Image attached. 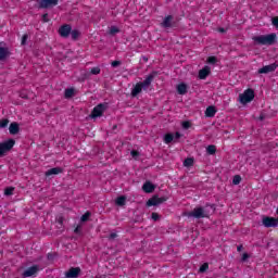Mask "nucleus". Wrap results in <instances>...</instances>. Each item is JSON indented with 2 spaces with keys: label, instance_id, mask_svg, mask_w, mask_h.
<instances>
[{
  "label": "nucleus",
  "instance_id": "nucleus-40",
  "mask_svg": "<svg viewBox=\"0 0 278 278\" xmlns=\"http://www.w3.org/2000/svg\"><path fill=\"white\" fill-rule=\"evenodd\" d=\"M121 64H122L121 61H113V62L111 63V66H112L113 68H116L117 66H121Z\"/></svg>",
  "mask_w": 278,
  "mask_h": 278
},
{
  "label": "nucleus",
  "instance_id": "nucleus-25",
  "mask_svg": "<svg viewBox=\"0 0 278 278\" xmlns=\"http://www.w3.org/2000/svg\"><path fill=\"white\" fill-rule=\"evenodd\" d=\"M206 153L208 155H216V146H214V144L207 146Z\"/></svg>",
  "mask_w": 278,
  "mask_h": 278
},
{
  "label": "nucleus",
  "instance_id": "nucleus-20",
  "mask_svg": "<svg viewBox=\"0 0 278 278\" xmlns=\"http://www.w3.org/2000/svg\"><path fill=\"white\" fill-rule=\"evenodd\" d=\"M10 58V49L5 47H0V62H3V60H8Z\"/></svg>",
  "mask_w": 278,
  "mask_h": 278
},
{
  "label": "nucleus",
  "instance_id": "nucleus-30",
  "mask_svg": "<svg viewBox=\"0 0 278 278\" xmlns=\"http://www.w3.org/2000/svg\"><path fill=\"white\" fill-rule=\"evenodd\" d=\"M240 181H242V177L240 175H235L232 178L233 186H239Z\"/></svg>",
  "mask_w": 278,
  "mask_h": 278
},
{
  "label": "nucleus",
  "instance_id": "nucleus-34",
  "mask_svg": "<svg viewBox=\"0 0 278 278\" xmlns=\"http://www.w3.org/2000/svg\"><path fill=\"white\" fill-rule=\"evenodd\" d=\"M91 75H100L101 74V67H92L90 71Z\"/></svg>",
  "mask_w": 278,
  "mask_h": 278
},
{
  "label": "nucleus",
  "instance_id": "nucleus-42",
  "mask_svg": "<svg viewBox=\"0 0 278 278\" xmlns=\"http://www.w3.org/2000/svg\"><path fill=\"white\" fill-rule=\"evenodd\" d=\"M115 238H118V233H116V232H112V233L109 236V240H114Z\"/></svg>",
  "mask_w": 278,
  "mask_h": 278
},
{
  "label": "nucleus",
  "instance_id": "nucleus-16",
  "mask_svg": "<svg viewBox=\"0 0 278 278\" xmlns=\"http://www.w3.org/2000/svg\"><path fill=\"white\" fill-rule=\"evenodd\" d=\"M62 173H64V168H62V167H53V168L48 169L45 173V175H46V177H51V175H60Z\"/></svg>",
  "mask_w": 278,
  "mask_h": 278
},
{
  "label": "nucleus",
  "instance_id": "nucleus-8",
  "mask_svg": "<svg viewBox=\"0 0 278 278\" xmlns=\"http://www.w3.org/2000/svg\"><path fill=\"white\" fill-rule=\"evenodd\" d=\"M168 201L167 197H159V195H153L147 201V207H154L156 205H162V203H166Z\"/></svg>",
  "mask_w": 278,
  "mask_h": 278
},
{
  "label": "nucleus",
  "instance_id": "nucleus-22",
  "mask_svg": "<svg viewBox=\"0 0 278 278\" xmlns=\"http://www.w3.org/2000/svg\"><path fill=\"white\" fill-rule=\"evenodd\" d=\"M64 97L65 99H73V97H75V89L73 88L65 89Z\"/></svg>",
  "mask_w": 278,
  "mask_h": 278
},
{
  "label": "nucleus",
  "instance_id": "nucleus-48",
  "mask_svg": "<svg viewBox=\"0 0 278 278\" xmlns=\"http://www.w3.org/2000/svg\"><path fill=\"white\" fill-rule=\"evenodd\" d=\"M83 77H84V79H88V77H90V74L85 73V74L83 75Z\"/></svg>",
  "mask_w": 278,
  "mask_h": 278
},
{
  "label": "nucleus",
  "instance_id": "nucleus-33",
  "mask_svg": "<svg viewBox=\"0 0 278 278\" xmlns=\"http://www.w3.org/2000/svg\"><path fill=\"white\" fill-rule=\"evenodd\" d=\"M208 268H210V264L203 263V264L200 266L199 273H205Z\"/></svg>",
  "mask_w": 278,
  "mask_h": 278
},
{
  "label": "nucleus",
  "instance_id": "nucleus-2",
  "mask_svg": "<svg viewBox=\"0 0 278 278\" xmlns=\"http://www.w3.org/2000/svg\"><path fill=\"white\" fill-rule=\"evenodd\" d=\"M208 206L210 204H206V206L194 207L191 212L187 213L188 218H197L198 220L201 218H210Z\"/></svg>",
  "mask_w": 278,
  "mask_h": 278
},
{
  "label": "nucleus",
  "instance_id": "nucleus-17",
  "mask_svg": "<svg viewBox=\"0 0 278 278\" xmlns=\"http://www.w3.org/2000/svg\"><path fill=\"white\" fill-rule=\"evenodd\" d=\"M9 131L12 136H16V134H18V131H21V126L18 125V123L13 122L9 126Z\"/></svg>",
  "mask_w": 278,
  "mask_h": 278
},
{
  "label": "nucleus",
  "instance_id": "nucleus-14",
  "mask_svg": "<svg viewBox=\"0 0 278 278\" xmlns=\"http://www.w3.org/2000/svg\"><path fill=\"white\" fill-rule=\"evenodd\" d=\"M81 274V268L79 267H71L66 273V278H77Z\"/></svg>",
  "mask_w": 278,
  "mask_h": 278
},
{
  "label": "nucleus",
  "instance_id": "nucleus-18",
  "mask_svg": "<svg viewBox=\"0 0 278 278\" xmlns=\"http://www.w3.org/2000/svg\"><path fill=\"white\" fill-rule=\"evenodd\" d=\"M216 106H207L206 110H205V116L206 118H214L216 116Z\"/></svg>",
  "mask_w": 278,
  "mask_h": 278
},
{
  "label": "nucleus",
  "instance_id": "nucleus-7",
  "mask_svg": "<svg viewBox=\"0 0 278 278\" xmlns=\"http://www.w3.org/2000/svg\"><path fill=\"white\" fill-rule=\"evenodd\" d=\"M253 99H255V91H253V89H247L239 96L240 103L243 104L251 103Z\"/></svg>",
  "mask_w": 278,
  "mask_h": 278
},
{
  "label": "nucleus",
  "instance_id": "nucleus-23",
  "mask_svg": "<svg viewBox=\"0 0 278 278\" xmlns=\"http://www.w3.org/2000/svg\"><path fill=\"white\" fill-rule=\"evenodd\" d=\"M173 140H175V135L168 132L164 136V142L165 144H170V142H173Z\"/></svg>",
  "mask_w": 278,
  "mask_h": 278
},
{
  "label": "nucleus",
  "instance_id": "nucleus-45",
  "mask_svg": "<svg viewBox=\"0 0 278 278\" xmlns=\"http://www.w3.org/2000/svg\"><path fill=\"white\" fill-rule=\"evenodd\" d=\"M74 233H81V226H77V227L74 229Z\"/></svg>",
  "mask_w": 278,
  "mask_h": 278
},
{
  "label": "nucleus",
  "instance_id": "nucleus-13",
  "mask_svg": "<svg viewBox=\"0 0 278 278\" xmlns=\"http://www.w3.org/2000/svg\"><path fill=\"white\" fill-rule=\"evenodd\" d=\"M263 225L264 227H267V228L278 227V218L266 216L263 218Z\"/></svg>",
  "mask_w": 278,
  "mask_h": 278
},
{
  "label": "nucleus",
  "instance_id": "nucleus-12",
  "mask_svg": "<svg viewBox=\"0 0 278 278\" xmlns=\"http://www.w3.org/2000/svg\"><path fill=\"white\" fill-rule=\"evenodd\" d=\"M73 27L71 26V24H64L59 28V34L61 36V38H68V36H71V31H72Z\"/></svg>",
  "mask_w": 278,
  "mask_h": 278
},
{
  "label": "nucleus",
  "instance_id": "nucleus-15",
  "mask_svg": "<svg viewBox=\"0 0 278 278\" xmlns=\"http://www.w3.org/2000/svg\"><path fill=\"white\" fill-rule=\"evenodd\" d=\"M210 73H212V68L210 66H204L202 70L199 71V79H207L210 76Z\"/></svg>",
  "mask_w": 278,
  "mask_h": 278
},
{
  "label": "nucleus",
  "instance_id": "nucleus-44",
  "mask_svg": "<svg viewBox=\"0 0 278 278\" xmlns=\"http://www.w3.org/2000/svg\"><path fill=\"white\" fill-rule=\"evenodd\" d=\"M179 138H181V132L176 131L175 135H174V139L179 140Z\"/></svg>",
  "mask_w": 278,
  "mask_h": 278
},
{
  "label": "nucleus",
  "instance_id": "nucleus-43",
  "mask_svg": "<svg viewBox=\"0 0 278 278\" xmlns=\"http://www.w3.org/2000/svg\"><path fill=\"white\" fill-rule=\"evenodd\" d=\"M271 23H273L274 27L278 28V17H273Z\"/></svg>",
  "mask_w": 278,
  "mask_h": 278
},
{
  "label": "nucleus",
  "instance_id": "nucleus-10",
  "mask_svg": "<svg viewBox=\"0 0 278 278\" xmlns=\"http://www.w3.org/2000/svg\"><path fill=\"white\" fill-rule=\"evenodd\" d=\"M38 273H40V266H38V265H33V266L26 268V269L23 271L22 277H23V278L36 277V275H38Z\"/></svg>",
  "mask_w": 278,
  "mask_h": 278
},
{
  "label": "nucleus",
  "instance_id": "nucleus-28",
  "mask_svg": "<svg viewBox=\"0 0 278 278\" xmlns=\"http://www.w3.org/2000/svg\"><path fill=\"white\" fill-rule=\"evenodd\" d=\"M184 166H187V167H189V166H194V159H192V157L186 159V160L184 161Z\"/></svg>",
  "mask_w": 278,
  "mask_h": 278
},
{
  "label": "nucleus",
  "instance_id": "nucleus-24",
  "mask_svg": "<svg viewBox=\"0 0 278 278\" xmlns=\"http://www.w3.org/2000/svg\"><path fill=\"white\" fill-rule=\"evenodd\" d=\"M127 201V198L125 195H122V197H118L116 200H115V203L116 205H118L119 207H123V205H125Z\"/></svg>",
  "mask_w": 278,
  "mask_h": 278
},
{
  "label": "nucleus",
  "instance_id": "nucleus-19",
  "mask_svg": "<svg viewBox=\"0 0 278 278\" xmlns=\"http://www.w3.org/2000/svg\"><path fill=\"white\" fill-rule=\"evenodd\" d=\"M143 192H147V194H151L153 190H155V186L151 181H146L142 186Z\"/></svg>",
  "mask_w": 278,
  "mask_h": 278
},
{
  "label": "nucleus",
  "instance_id": "nucleus-46",
  "mask_svg": "<svg viewBox=\"0 0 278 278\" xmlns=\"http://www.w3.org/2000/svg\"><path fill=\"white\" fill-rule=\"evenodd\" d=\"M247 260H249V254L248 253H243L242 261L247 262Z\"/></svg>",
  "mask_w": 278,
  "mask_h": 278
},
{
  "label": "nucleus",
  "instance_id": "nucleus-47",
  "mask_svg": "<svg viewBox=\"0 0 278 278\" xmlns=\"http://www.w3.org/2000/svg\"><path fill=\"white\" fill-rule=\"evenodd\" d=\"M219 34H225L227 30L224 27L218 28Z\"/></svg>",
  "mask_w": 278,
  "mask_h": 278
},
{
  "label": "nucleus",
  "instance_id": "nucleus-41",
  "mask_svg": "<svg viewBox=\"0 0 278 278\" xmlns=\"http://www.w3.org/2000/svg\"><path fill=\"white\" fill-rule=\"evenodd\" d=\"M130 155L131 157H138V155H140V152H138V150H131Z\"/></svg>",
  "mask_w": 278,
  "mask_h": 278
},
{
  "label": "nucleus",
  "instance_id": "nucleus-4",
  "mask_svg": "<svg viewBox=\"0 0 278 278\" xmlns=\"http://www.w3.org/2000/svg\"><path fill=\"white\" fill-rule=\"evenodd\" d=\"M14 144H16L14 139H8L7 141L0 142V157H5L11 149H14Z\"/></svg>",
  "mask_w": 278,
  "mask_h": 278
},
{
  "label": "nucleus",
  "instance_id": "nucleus-27",
  "mask_svg": "<svg viewBox=\"0 0 278 278\" xmlns=\"http://www.w3.org/2000/svg\"><path fill=\"white\" fill-rule=\"evenodd\" d=\"M70 35L72 36V40H77V38L80 36V33L77 29H73L71 30Z\"/></svg>",
  "mask_w": 278,
  "mask_h": 278
},
{
  "label": "nucleus",
  "instance_id": "nucleus-35",
  "mask_svg": "<svg viewBox=\"0 0 278 278\" xmlns=\"http://www.w3.org/2000/svg\"><path fill=\"white\" fill-rule=\"evenodd\" d=\"M28 38L29 36L27 34L22 36V41H21L22 47H25V45H27Z\"/></svg>",
  "mask_w": 278,
  "mask_h": 278
},
{
  "label": "nucleus",
  "instance_id": "nucleus-38",
  "mask_svg": "<svg viewBox=\"0 0 278 278\" xmlns=\"http://www.w3.org/2000/svg\"><path fill=\"white\" fill-rule=\"evenodd\" d=\"M41 21H42V23H49V21H51V20H49V13H45L41 16Z\"/></svg>",
  "mask_w": 278,
  "mask_h": 278
},
{
  "label": "nucleus",
  "instance_id": "nucleus-21",
  "mask_svg": "<svg viewBox=\"0 0 278 278\" xmlns=\"http://www.w3.org/2000/svg\"><path fill=\"white\" fill-rule=\"evenodd\" d=\"M178 94H188V85L186 83H181L177 86Z\"/></svg>",
  "mask_w": 278,
  "mask_h": 278
},
{
  "label": "nucleus",
  "instance_id": "nucleus-36",
  "mask_svg": "<svg viewBox=\"0 0 278 278\" xmlns=\"http://www.w3.org/2000/svg\"><path fill=\"white\" fill-rule=\"evenodd\" d=\"M182 129H190L192 127V124L188 121L182 122L181 124Z\"/></svg>",
  "mask_w": 278,
  "mask_h": 278
},
{
  "label": "nucleus",
  "instance_id": "nucleus-6",
  "mask_svg": "<svg viewBox=\"0 0 278 278\" xmlns=\"http://www.w3.org/2000/svg\"><path fill=\"white\" fill-rule=\"evenodd\" d=\"M60 3V0H37L38 10H51Z\"/></svg>",
  "mask_w": 278,
  "mask_h": 278
},
{
  "label": "nucleus",
  "instance_id": "nucleus-39",
  "mask_svg": "<svg viewBox=\"0 0 278 278\" xmlns=\"http://www.w3.org/2000/svg\"><path fill=\"white\" fill-rule=\"evenodd\" d=\"M151 218H152V220L157 222V220H160V214H157L156 212H153L151 214Z\"/></svg>",
  "mask_w": 278,
  "mask_h": 278
},
{
  "label": "nucleus",
  "instance_id": "nucleus-49",
  "mask_svg": "<svg viewBox=\"0 0 278 278\" xmlns=\"http://www.w3.org/2000/svg\"><path fill=\"white\" fill-rule=\"evenodd\" d=\"M242 249H243L242 244H240V245L237 247V251H238L239 253H240V251H242Z\"/></svg>",
  "mask_w": 278,
  "mask_h": 278
},
{
  "label": "nucleus",
  "instance_id": "nucleus-9",
  "mask_svg": "<svg viewBox=\"0 0 278 278\" xmlns=\"http://www.w3.org/2000/svg\"><path fill=\"white\" fill-rule=\"evenodd\" d=\"M105 110H108V103H100L96 105L91 112V118H101Z\"/></svg>",
  "mask_w": 278,
  "mask_h": 278
},
{
  "label": "nucleus",
  "instance_id": "nucleus-3",
  "mask_svg": "<svg viewBox=\"0 0 278 278\" xmlns=\"http://www.w3.org/2000/svg\"><path fill=\"white\" fill-rule=\"evenodd\" d=\"M252 40H254V42L257 45L273 46L275 42H277V34L271 33L269 35L255 36L252 38Z\"/></svg>",
  "mask_w": 278,
  "mask_h": 278
},
{
  "label": "nucleus",
  "instance_id": "nucleus-11",
  "mask_svg": "<svg viewBox=\"0 0 278 278\" xmlns=\"http://www.w3.org/2000/svg\"><path fill=\"white\" fill-rule=\"evenodd\" d=\"M277 71V64L273 63L258 68V75H268V73H275Z\"/></svg>",
  "mask_w": 278,
  "mask_h": 278
},
{
  "label": "nucleus",
  "instance_id": "nucleus-1",
  "mask_svg": "<svg viewBox=\"0 0 278 278\" xmlns=\"http://www.w3.org/2000/svg\"><path fill=\"white\" fill-rule=\"evenodd\" d=\"M155 75H157V72H152L143 81L137 83L131 89V97H138L142 90H149L151 84H153V79H155Z\"/></svg>",
  "mask_w": 278,
  "mask_h": 278
},
{
  "label": "nucleus",
  "instance_id": "nucleus-32",
  "mask_svg": "<svg viewBox=\"0 0 278 278\" xmlns=\"http://www.w3.org/2000/svg\"><path fill=\"white\" fill-rule=\"evenodd\" d=\"M90 219V212H86L84 215H81L80 217V222L81 223H88V220Z\"/></svg>",
  "mask_w": 278,
  "mask_h": 278
},
{
  "label": "nucleus",
  "instance_id": "nucleus-5",
  "mask_svg": "<svg viewBox=\"0 0 278 278\" xmlns=\"http://www.w3.org/2000/svg\"><path fill=\"white\" fill-rule=\"evenodd\" d=\"M161 27L163 29H175V27H178V23L175 21V16L166 15L161 23Z\"/></svg>",
  "mask_w": 278,
  "mask_h": 278
},
{
  "label": "nucleus",
  "instance_id": "nucleus-31",
  "mask_svg": "<svg viewBox=\"0 0 278 278\" xmlns=\"http://www.w3.org/2000/svg\"><path fill=\"white\" fill-rule=\"evenodd\" d=\"M5 197H12L14 194V187H8L4 189Z\"/></svg>",
  "mask_w": 278,
  "mask_h": 278
},
{
  "label": "nucleus",
  "instance_id": "nucleus-37",
  "mask_svg": "<svg viewBox=\"0 0 278 278\" xmlns=\"http://www.w3.org/2000/svg\"><path fill=\"white\" fill-rule=\"evenodd\" d=\"M218 62V59L216 56H208L207 58V63L208 64H216Z\"/></svg>",
  "mask_w": 278,
  "mask_h": 278
},
{
  "label": "nucleus",
  "instance_id": "nucleus-26",
  "mask_svg": "<svg viewBox=\"0 0 278 278\" xmlns=\"http://www.w3.org/2000/svg\"><path fill=\"white\" fill-rule=\"evenodd\" d=\"M116 34H121V29L116 26H111L109 29V35L116 36Z\"/></svg>",
  "mask_w": 278,
  "mask_h": 278
},
{
  "label": "nucleus",
  "instance_id": "nucleus-29",
  "mask_svg": "<svg viewBox=\"0 0 278 278\" xmlns=\"http://www.w3.org/2000/svg\"><path fill=\"white\" fill-rule=\"evenodd\" d=\"M8 125H10V119L3 118L0 121V129H5V127H8Z\"/></svg>",
  "mask_w": 278,
  "mask_h": 278
}]
</instances>
